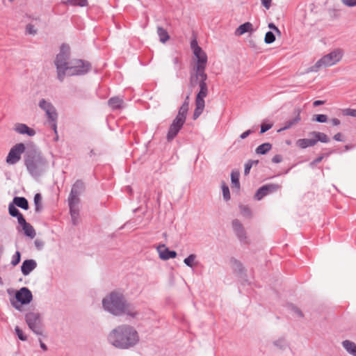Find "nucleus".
<instances>
[{
	"label": "nucleus",
	"mask_w": 356,
	"mask_h": 356,
	"mask_svg": "<svg viewBox=\"0 0 356 356\" xmlns=\"http://www.w3.org/2000/svg\"><path fill=\"white\" fill-rule=\"evenodd\" d=\"M108 340L117 348H128L138 342L139 336L133 327L123 325L112 330L109 334Z\"/></svg>",
	"instance_id": "nucleus-1"
},
{
	"label": "nucleus",
	"mask_w": 356,
	"mask_h": 356,
	"mask_svg": "<svg viewBox=\"0 0 356 356\" xmlns=\"http://www.w3.org/2000/svg\"><path fill=\"white\" fill-rule=\"evenodd\" d=\"M104 308L113 315L127 314L131 316H136L137 313L134 308L126 302L122 293L112 292L102 300Z\"/></svg>",
	"instance_id": "nucleus-2"
},
{
	"label": "nucleus",
	"mask_w": 356,
	"mask_h": 356,
	"mask_svg": "<svg viewBox=\"0 0 356 356\" xmlns=\"http://www.w3.org/2000/svg\"><path fill=\"white\" fill-rule=\"evenodd\" d=\"M70 47L66 43H63L60 47V51L54 60V65L56 69L57 79L63 82L66 76L67 67L70 65Z\"/></svg>",
	"instance_id": "nucleus-3"
},
{
	"label": "nucleus",
	"mask_w": 356,
	"mask_h": 356,
	"mask_svg": "<svg viewBox=\"0 0 356 356\" xmlns=\"http://www.w3.org/2000/svg\"><path fill=\"white\" fill-rule=\"evenodd\" d=\"M343 56L342 50L336 49L330 53L323 56L314 65L309 67L307 72H316L321 68L332 66L338 63Z\"/></svg>",
	"instance_id": "nucleus-4"
},
{
	"label": "nucleus",
	"mask_w": 356,
	"mask_h": 356,
	"mask_svg": "<svg viewBox=\"0 0 356 356\" xmlns=\"http://www.w3.org/2000/svg\"><path fill=\"white\" fill-rule=\"evenodd\" d=\"M67 68L66 76H82L88 73L91 70L92 65L88 60L83 59H74L70 62V65Z\"/></svg>",
	"instance_id": "nucleus-5"
},
{
	"label": "nucleus",
	"mask_w": 356,
	"mask_h": 356,
	"mask_svg": "<svg viewBox=\"0 0 356 356\" xmlns=\"http://www.w3.org/2000/svg\"><path fill=\"white\" fill-rule=\"evenodd\" d=\"M187 114L184 112V109L178 110V113L170 125L167 134H178L186 122Z\"/></svg>",
	"instance_id": "nucleus-6"
},
{
	"label": "nucleus",
	"mask_w": 356,
	"mask_h": 356,
	"mask_svg": "<svg viewBox=\"0 0 356 356\" xmlns=\"http://www.w3.org/2000/svg\"><path fill=\"white\" fill-rule=\"evenodd\" d=\"M301 112L302 109L300 108H295L293 111V116L286 120L283 123V126L277 130V132L279 133L296 127L301 121Z\"/></svg>",
	"instance_id": "nucleus-7"
},
{
	"label": "nucleus",
	"mask_w": 356,
	"mask_h": 356,
	"mask_svg": "<svg viewBox=\"0 0 356 356\" xmlns=\"http://www.w3.org/2000/svg\"><path fill=\"white\" fill-rule=\"evenodd\" d=\"M25 150L23 143H18L13 146L6 158V163L9 165H14L21 159V155Z\"/></svg>",
	"instance_id": "nucleus-8"
},
{
	"label": "nucleus",
	"mask_w": 356,
	"mask_h": 356,
	"mask_svg": "<svg viewBox=\"0 0 356 356\" xmlns=\"http://www.w3.org/2000/svg\"><path fill=\"white\" fill-rule=\"evenodd\" d=\"M26 321L29 328L37 334H42L40 315L37 313L30 312L26 315Z\"/></svg>",
	"instance_id": "nucleus-9"
},
{
	"label": "nucleus",
	"mask_w": 356,
	"mask_h": 356,
	"mask_svg": "<svg viewBox=\"0 0 356 356\" xmlns=\"http://www.w3.org/2000/svg\"><path fill=\"white\" fill-rule=\"evenodd\" d=\"M84 185L81 181H76L73 185L70 197L69 205L71 207L72 211H74V204H77L79 202V195L83 191Z\"/></svg>",
	"instance_id": "nucleus-10"
},
{
	"label": "nucleus",
	"mask_w": 356,
	"mask_h": 356,
	"mask_svg": "<svg viewBox=\"0 0 356 356\" xmlns=\"http://www.w3.org/2000/svg\"><path fill=\"white\" fill-rule=\"evenodd\" d=\"M327 135H314V137L312 138L300 139L296 142V144L300 148H306L315 145L318 140L323 143L327 142Z\"/></svg>",
	"instance_id": "nucleus-11"
},
{
	"label": "nucleus",
	"mask_w": 356,
	"mask_h": 356,
	"mask_svg": "<svg viewBox=\"0 0 356 356\" xmlns=\"http://www.w3.org/2000/svg\"><path fill=\"white\" fill-rule=\"evenodd\" d=\"M47 116V124L54 131V134H58L57 131V118L58 113L55 107L45 112Z\"/></svg>",
	"instance_id": "nucleus-12"
},
{
	"label": "nucleus",
	"mask_w": 356,
	"mask_h": 356,
	"mask_svg": "<svg viewBox=\"0 0 356 356\" xmlns=\"http://www.w3.org/2000/svg\"><path fill=\"white\" fill-rule=\"evenodd\" d=\"M17 300L22 304H28L32 300V293L27 288H22L16 293Z\"/></svg>",
	"instance_id": "nucleus-13"
},
{
	"label": "nucleus",
	"mask_w": 356,
	"mask_h": 356,
	"mask_svg": "<svg viewBox=\"0 0 356 356\" xmlns=\"http://www.w3.org/2000/svg\"><path fill=\"white\" fill-rule=\"evenodd\" d=\"M25 162L29 171L32 174L35 173L38 168L43 163L42 159L38 156L28 158Z\"/></svg>",
	"instance_id": "nucleus-14"
},
{
	"label": "nucleus",
	"mask_w": 356,
	"mask_h": 356,
	"mask_svg": "<svg viewBox=\"0 0 356 356\" xmlns=\"http://www.w3.org/2000/svg\"><path fill=\"white\" fill-rule=\"evenodd\" d=\"M159 257L161 259L167 260L170 258H175L177 253L175 251L170 250L165 245H159L157 248Z\"/></svg>",
	"instance_id": "nucleus-15"
},
{
	"label": "nucleus",
	"mask_w": 356,
	"mask_h": 356,
	"mask_svg": "<svg viewBox=\"0 0 356 356\" xmlns=\"http://www.w3.org/2000/svg\"><path fill=\"white\" fill-rule=\"evenodd\" d=\"M37 264L33 259L25 260L22 265V273L24 275H29L33 270L36 268Z\"/></svg>",
	"instance_id": "nucleus-16"
},
{
	"label": "nucleus",
	"mask_w": 356,
	"mask_h": 356,
	"mask_svg": "<svg viewBox=\"0 0 356 356\" xmlns=\"http://www.w3.org/2000/svg\"><path fill=\"white\" fill-rule=\"evenodd\" d=\"M200 90L197 93L195 99L204 101V98L208 95V86L207 82L199 81Z\"/></svg>",
	"instance_id": "nucleus-17"
},
{
	"label": "nucleus",
	"mask_w": 356,
	"mask_h": 356,
	"mask_svg": "<svg viewBox=\"0 0 356 356\" xmlns=\"http://www.w3.org/2000/svg\"><path fill=\"white\" fill-rule=\"evenodd\" d=\"M253 31V28H252V24L249 22H245L242 24H241L235 31V35H242L246 33H248V32H252Z\"/></svg>",
	"instance_id": "nucleus-18"
},
{
	"label": "nucleus",
	"mask_w": 356,
	"mask_h": 356,
	"mask_svg": "<svg viewBox=\"0 0 356 356\" xmlns=\"http://www.w3.org/2000/svg\"><path fill=\"white\" fill-rule=\"evenodd\" d=\"M13 130L18 134H35L34 129L22 123H16Z\"/></svg>",
	"instance_id": "nucleus-19"
},
{
	"label": "nucleus",
	"mask_w": 356,
	"mask_h": 356,
	"mask_svg": "<svg viewBox=\"0 0 356 356\" xmlns=\"http://www.w3.org/2000/svg\"><path fill=\"white\" fill-rule=\"evenodd\" d=\"M194 56L196 58V63L193 67H197L199 65L202 67H207L208 58L207 54L202 49L200 54H194Z\"/></svg>",
	"instance_id": "nucleus-20"
},
{
	"label": "nucleus",
	"mask_w": 356,
	"mask_h": 356,
	"mask_svg": "<svg viewBox=\"0 0 356 356\" xmlns=\"http://www.w3.org/2000/svg\"><path fill=\"white\" fill-rule=\"evenodd\" d=\"M123 103V99L119 97H113L108 100V105L112 110L122 108Z\"/></svg>",
	"instance_id": "nucleus-21"
},
{
	"label": "nucleus",
	"mask_w": 356,
	"mask_h": 356,
	"mask_svg": "<svg viewBox=\"0 0 356 356\" xmlns=\"http://www.w3.org/2000/svg\"><path fill=\"white\" fill-rule=\"evenodd\" d=\"M205 106V102L195 99V108L193 111V118L196 120L202 113Z\"/></svg>",
	"instance_id": "nucleus-22"
},
{
	"label": "nucleus",
	"mask_w": 356,
	"mask_h": 356,
	"mask_svg": "<svg viewBox=\"0 0 356 356\" xmlns=\"http://www.w3.org/2000/svg\"><path fill=\"white\" fill-rule=\"evenodd\" d=\"M206 67H202L200 65L197 67H193V71L195 72L200 81L206 82L208 79V76L205 72Z\"/></svg>",
	"instance_id": "nucleus-23"
},
{
	"label": "nucleus",
	"mask_w": 356,
	"mask_h": 356,
	"mask_svg": "<svg viewBox=\"0 0 356 356\" xmlns=\"http://www.w3.org/2000/svg\"><path fill=\"white\" fill-rule=\"evenodd\" d=\"M13 204L25 210L29 209V202L27 200L23 197H14Z\"/></svg>",
	"instance_id": "nucleus-24"
},
{
	"label": "nucleus",
	"mask_w": 356,
	"mask_h": 356,
	"mask_svg": "<svg viewBox=\"0 0 356 356\" xmlns=\"http://www.w3.org/2000/svg\"><path fill=\"white\" fill-rule=\"evenodd\" d=\"M157 34L159 37V40L162 43L166 42L170 39V35L166 29L161 26L157 27Z\"/></svg>",
	"instance_id": "nucleus-25"
},
{
	"label": "nucleus",
	"mask_w": 356,
	"mask_h": 356,
	"mask_svg": "<svg viewBox=\"0 0 356 356\" xmlns=\"http://www.w3.org/2000/svg\"><path fill=\"white\" fill-rule=\"evenodd\" d=\"M61 2L65 5H70L74 6L84 7L88 5L87 0H61Z\"/></svg>",
	"instance_id": "nucleus-26"
},
{
	"label": "nucleus",
	"mask_w": 356,
	"mask_h": 356,
	"mask_svg": "<svg viewBox=\"0 0 356 356\" xmlns=\"http://www.w3.org/2000/svg\"><path fill=\"white\" fill-rule=\"evenodd\" d=\"M344 348L351 355L356 356V345L352 341L346 340L343 342Z\"/></svg>",
	"instance_id": "nucleus-27"
},
{
	"label": "nucleus",
	"mask_w": 356,
	"mask_h": 356,
	"mask_svg": "<svg viewBox=\"0 0 356 356\" xmlns=\"http://www.w3.org/2000/svg\"><path fill=\"white\" fill-rule=\"evenodd\" d=\"M232 187H235L237 190L240 188L239 172L238 171H232L231 174Z\"/></svg>",
	"instance_id": "nucleus-28"
},
{
	"label": "nucleus",
	"mask_w": 356,
	"mask_h": 356,
	"mask_svg": "<svg viewBox=\"0 0 356 356\" xmlns=\"http://www.w3.org/2000/svg\"><path fill=\"white\" fill-rule=\"evenodd\" d=\"M22 228L26 236L31 237V238L35 237V232L31 224L27 222L25 225L22 227Z\"/></svg>",
	"instance_id": "nucleus-29"
},
{
	"label": "nucleus",
	"mask_w": 356,
	"mask_h": 356,
	"mask_svg": "<svg viewBox=\"0 0 356 356\" xmlns=\"http://www.w3.org/2000/svg\"><path fill=\"white\" fill-rule=\"evenodd\" d=\"M271 148V145L268 143H264L256 149V153L258 154H264L268 152Z\"/></svg>",
	"instance_id": "nucleus-30"
},
{
	"label": "nucleus",
	"mask_w": 356,
	"mask_h": 356,
	"mask_svg": "<svg viewBox=\"0 0 356 356\" xmlns=\"http://www.w3.org/2000/svg\"><path fill=\"white\" fill-rule=\"evenodd\" d=\"M199 79L195 73V71H191L190 73V77H189V85L191 88H193L196 86L197 85L199 86Z\"/></svg>",
	"instance_id": "nucleus-31"
},
{
	"label": "nucleus",
	"mask_w": 356,
	"mask_h": 356,
	"mask_svg": "<svg viewBox=\"0 0 356 356\" xmlns=\"http://www.w3.org/2000/svg\"><path fill=\"white\" fill-rule=\"evenodd\" d=\"M39 106L45 112H47L49 110L54 108V107L51 102H47L44 99H42L39 102Z\"/></svg>",
	"instance_id": "nucleus-32"
},
{
	"label": "nucleus",
	"mask_w": 356,
	"mask_h": 356,
	"mask_svg": "<svg viewBox=\"0 0 356 356\" xmlns=\"http://www.w3.org/2000/svg\"><path fill=\"white\" fill-rule=\"evenodd\" d=\"M232 225H233V227H234V230L236 232L237 234L240 237L243 236L244 230H243V228L241 222L238 220H235L233 221Z\"/></svg>",
	"instance_id": "nucleus-33"
},
{
	"label": "nucleus",
	"mask_w": 356,
	"mask_h": 356,
	"mask_svg": "<svg viewBox=\"0 0 356 356\" xmlns=\"http://www.w3.org/2000/svg\"><path fill=\"white\" fill-rule=\"evenodd\" d=\"M191 48L193 50V54H198L202 51V48L198 45L196 38H193L191 41Z\"/></svg>",
	"instance_id": "nucleus-34"
},
{
	"label": "nucleus",
	"mask_w": 356,
	"mask_h": 356,
	"mask_svg": "<svg viewBox=\"0 0 356 356\" xmlns=\"http://www.w3.org/2000/svg\"><path fill=\"white\" fill-rule=\"evenodd\" d=\"M273 124L268 120H264L261 124V130L259 134H264L267 131H268L270 129L273 127Z\"/></svg>",
	"instance_id": "nucleus-35"
},
{
	"label": "nucleus",
	"mask_w": 356,
	"mask_h": 356,
	"mask_svg": "<svg viewBox=\"0 0 356 356\" xmlns=\"http://www.w3.org/2000/svg\"><path fill=\"white\" fill-rule=\"evenodd\" d=\"M275 41V35L273 32L269 31L266 33L264 42L266 44H272Z\"/></svg>",
	"instance_id": "nucleus-36"
},
{
	"label": "nucleus",
	"mask_w": 356,
	"mask_h": 356,
	"mask_svg": "<svg viewBox=\"0 0 356 356\" xmlns=\"http://www.w3.org/2000/svg\"><path fill=\"white\" fill-rule=\"evenodd\" d=\"M42 197L40 193H37L34 197V203L35 206V211L39 212L42 209Z\"/></svg>",
	"instance_id": "nucleus-37"
},
{
	"label": "nucleus",
	"mask_w": 356,
	"mask_h": 356,
	"mask_svg": "<svg viewBox=\"0 0 356 356\" xmlns=\"http://www.w3.org/2000/svg\"><path fill=\"white\" fill-rule=\"evenodd\" d=\"M312 120L320 123H324L327 121V116L325 114H316L312 116Z\"/></svg>",
	"instance_id": "nucleus-38"
},
{
	"label": "nucleus",
	"mask_w": 356,
	"mask_h": 356,
	"mask_svg": "<svg viewBox=\"0 0 356 356\" xmlns=\"http://www.w3.org/2000/svg\"><path fill=\"white\" fill-rule=\"evenodd\" d=\"M8 212L9 214L13 217H17L21 214L19 210L16 208L15 205L13 203H10L8 206Z\"/></svg>",
	"instance_id": "nucleus-39"
},
{
	"label": "nucleus",
	"mask_w": 356,
	"mask_h": 356,
	"mask_svg": "<svg viewBox=\"0 0 356 356\" xmlns=\"http://www.w3.org/2000/svg\"><path fill=\"white\" fill-rule=\"evenodd\" d=\"M267 194H268V191H266L264 186H263L257 191L254 197L257 200H260Z\"/></svg>",
	"instance_id": "nucleus-40"
},
{
	"label": "nucleus",
	"mask_w": 356,
	"mask_h": 356,
	"mask_svg": "<svg viewBox=\"0 0 356 356\" xmlns=\"http://www.w3.org/2000/svg\"><path fill=\"white\" fill-rule=\"evenodd\" d=\"M264 187L266 188V190L268 191V193L277 191L281 188V186L279 184H267L265 185Z\"/></svg>",
	"instance_id": "nucleus-41"
},
{
	"label": "nucleus",
	"mask_w": 356,
	"mask_h": 356,
	"mask_svg": "<svg viewBox=\"0 0 356 356\" xmlns=\"http://www.w3.org/2000/svg\"><path fill=\"white\" fill-rule=\"evenodd\" d=\"M222 194L225 200H228L230 199V193L229 187L225 184H222Z\"/></svg>",
	"instance_id": "nucleus-42"
},
{
	"label": "nucleus",
	"mask_w": 356,
	"mask_h": 356,
	"mask_svg": "<svg viewBox=\"0 0 356 356\" xmlns=\"http://www.w3.org/2000/svg\"><path fill=\"white\" fill-rule=\"evenodd\" d=\"M21 259V254L19 251H17L15 254L13 256L12 260H11V264L13 266H17Z\"/></svg>",
	"instance_id": "nucleus-43"
},
{
	"label": "nucleus",
	"mask_w": 356,
	"mask_h": 356,
	"mask_svg": "<svg viewBox=\"0 0 356 356\" xmlns=\"http://www.w3.org/2000/svg\"><path fill=\"white\" fill-rule=\"evenodd\" d=\"M195 254H190L188 257H186L184 262L186 265H187L189 267H193L194 266V260L195 259Z\"/></svg>",
	"instance_id": "nucleus-44"
},
{
	"label": "nucleus",
	"mask_w": 356,
	"mask_h": 356,
	"mask_svg": "<svg viewBox=\"0 0 356 356\" xmlns=\"http://www.w3.org/2000/svg\"><path fill=\"white\" fill-rule=\"evenodd\" d=\"M328 13L331 18H338L340 15V10L336 8L328 9Z\"/></svg>",
	"instance_id": "nucleus-45"
},
{
	"label": "nucleus",
	"mask_w": 356,
	"mask_h": 356,
	"mask_svg": "<svg viewBox=\"0 0 356 356\" xmlns=\"http://www.w3.org/2000/svg\"><path fill=\"white\" fill-rule=\"evenodd\" d=\"M184 109V112L188 113V109H189V95H187L181 104V106L179 107V110Z\"/></svg>",
	"instance_id": "nucleus-46"
},
{
	"label": "nucleus",
	"mask_w": 356,
	"mask_h": 356,
	"mask_svg": "<svg viewBox=\"0 0 356 356\" xmlns=\"http://www.w3.org/2000/svg\"><path fill=\"white\" fill-rule=\"evenodd\" d=\"M258 161H249L245 165V170L244 173L245 175H248L250 172V170L253 165V164H257Z\"/></svg>",
	"instance_id": "nucleus-47"
},
{
	"label": "nucleus",
	"mask_w": 356,
	"mask_h": 356,
	"mask_svg": "<svg viewBox=\"0 0 356 356\" xmlns=\"http://www.w3.org/2000/svg\"><path fill=\"white\" fill-rule=\"evenodd\" d=\"M343 114L344 115L356 118V109L350 108L343 109Z\"/></svg>",
	"instance_id": "nucleus-48"
},
{
	"label": "nucleus",
	"mask_w": 356,
	"mask_h": 356,
	"mask_svg": "<svg viewBox=\"0 0 356 356\" xmlns=\"http://www.w3.org/2000/svg\"><path fill=\"white\" fill-rule=\"evenodd\" d=\"M26 32L31 35H35L37 33V29H35L32 24H28L26 26Z\"/></svg>",
	"instance_id": "nucleus-49"
},
{
	"label": "nucleus",
	"mask_w": 356,
	"mask_h": 356,
	"mask_svg": "<svg viewBox=\"0 0 356 356\" xmlns=\"http://www.w3.org/2000/svg\"><path fill=\"white\" fill-rule=\"evenodd\" d=\"M341 2L348 7L356 6V0H341Z\"/></svg>",
	"instance_id": "nucleus-50"
},
{
	"label": "nucleus",
	"mask_w": 356,
	"mask_h": 356,
	"mask_svg": "<svg viewBox=\"0 0 356 356\" xmlns=\"http://www.w3.org/2000/svg\"><path fill=\"white\" fill-rule=\"evenodd\" d=\"M15 331L20 340L25 341L26 339V337L23 334V332L19 329V327H15Z\"/></svg>",
	"instance_id": "nucleus-51"
},
{
	"label": "nucleus",
	"mask_w": 356,
	"mask_h": 356,
	"mask_svg": "<svg viewBox=\"0 0 356 356\" xmlns=\"http://www.w3.org/2000/svg\"><path fill=\"white\" fill-rule=\"evenodd\" d=\"M17 218L18 223L20 225H22V227L27 223L26 220H25V218H24V216H23V215L22 213L19 216H17Z\"/></svg>",
	"instance_id": "nucleus-52"
},
{
	"label": "nucleus",
	"mask_w": 356,
	"mask_h": 356,
	"mask_svg": "<svg viewBox=\"0 0 356 356\" xmlns=\"http://www.w3.org/2000/svg\"><path fill=\"white\" fill-rule=\"evenodd\" d=\"M241 213L245 216H249L250 215V211L249 209L245 206L241 207Z\"/></svg>",
	"instance_id": "nucleus-53"
},
{
	"label": "nucleus",
	"mask_w": 356,
	"mask_h": 356,
	"mask_svg": "<svg viewBox=\"0 0 356 356\" xmlns=\"http://www.w3.org/2000/svg\"><path fill=\"white\" fill-rule=\"evenodd\" d=\"M262 6L266 9H269L271 6L272 0H261Z\"/></svg>",
	"instance_id": "nucleus-54"
},
{
	"label": "nucleus",
	"mask_w": 356,
	"mask_h": 356,
	"mask_svg": "<svg viewBox=\"0 0 356 356\" xmlns=\"http://www.w3.org/2000/svg\"><path fill=\"white\" fill-rule=\"evenodd\" d=\"M76 204H74V208H73L74 211H72L71 207L70 206V213H71V216H72L73 220H74L75 218H76V216H78V211L76 209Z\"/></svg>",
	"instance_id": "nucleus-55"
},
{
	"label": "nucleus",
	"mask_w": 356,
	"mask_h": 356,
	"mask_svg": "<svg viewBox=\"0 0 356 356\" xmlns=\"http://www.w3.org/2000/svg\"><path fill=\"white\" fill-rule=\"evenodd\" d=\"M282 161V157L280 154L274 156L272 159V161L275 163H279Z\"/></svg>",
	"instance_id": "nucleus-56"
},
{
	"label": "nucleus",
	"mask_w": 356,
	"mask_h": 356,
	"mask_svg": "<svg viewBox=\"0 0 356 356\" xmlns=\"http://www.w3.org/2000/svg\"><path fill=\"white\" fill-rule=\"evenodd\" d=\"M259 126H254L252 129H248L245 131L243 134H254L258 130Z\"/></svg>",
	"instance_id": "nucleus-57"
},
{
	"label": "nucleus",
	"mask_w": 356,
	"mask_h": 356,
	"mask_svg": "<svg viewBox=\"0 0 356 356\" xmlns=\"http://www.w3.org/2000/svg\"><path fill=\"white\" fill-rule=\"evenodd\" d=\"M330 124L332 126H337V125H339L341 122L339 119L337 118H332L331 119V120L330 121Z\"/></svg>",
	"instance_id": "nucleus-58"
},
{
	"label": "nucleus",
	"mask_w": 356,
	"mask_h": 356,
	"mask_svg": "<svg viewBox=\"0 0 356 356\" xmlns=\"http://www.w3.org/2000/svg\"><path fill=\"white\" fill-rule=\"evenodd\" d=\"M325 102L324 101H322V100H316L313 102V106L314 107H316V106H321V105H323L324 104Z\"/></svg>",
	"instance_id": "nucleus-59"
},
{
	"label": "nucleus",
	"mask_w": 356,
	"mask_h": 356,
	"mask_svg": "<svg viewBox=\"0 0 356 356\" xmlns=\"http://www.w3.org/2000/svg\"><path fill=\"white\" fill-rule=\"evenodd\" d=\"M343 135H341V134L334 135V139L337 141H341V140H343Z\"/></svg>",
	"instance_id": "nucleus-60"
},
{
	"label": "nucleus",
	"mask_w": 356,
	"mask_h": 356,
	"mask_svg": "<svg viewBox=\"0 0 356 356\" xmlns=\"http://www.w3.org/2000/svg\"><path fill=\"white\" fill-rule=\"evenodd\" d=\"M268 28L270 30L275 31L277 27L276 26V25L274 23L271 22V23L268 24Z\"/></svg>",
	"instance_id": "nucleus-61"
},
{
	"label": "nucleus",
	"mask_w": 356,
	"mask_h": 356,
	"mask_svg": "<svg viewBox=\"0 0 356 356\" xmlns=\"http://www.w3.org/2000/svg\"><path fill=\"white\" fill-rule=\"evenodd\" d=\"M172 61L175 65H178L180 62L179 58L178 57H174Z\"/></svg>",
	"instance_id": "nucleus-62"
},
{
	"label": "nucleus",
	"mask_w": 356,
	"mask_h": 356,
	"mask_svg": "<svg viewBox=\"0 0 356 356\" xmlns=\"http://www.w3.org/2000/svg\"><path fill=\"white\" fill-rule=\"evenodd\" d=\"M321 160H322V157H321V156H320V157H318V158L316 159L313 161V163H315V164H316V163H319Z\"/></svg>",
	"instance_id": "nucleus-63"
},
{
	"label": "nucleus",
	"mask_w": 356,
	"mask_h": 356,
	"mask_svg": "<svg viewBox=\"0 0 356 356\" xmlns=\"http://www.w3.org/2000/svg\"><path fill=\"white\" fill-rule=\"evenodd\" d=\"M40 346H41V348H42L44 350H47V348L46 345H45L44 343H42V341H40Z\"/></svg>",
	"instance_id": "nucleus-64"
}]
</instances>
